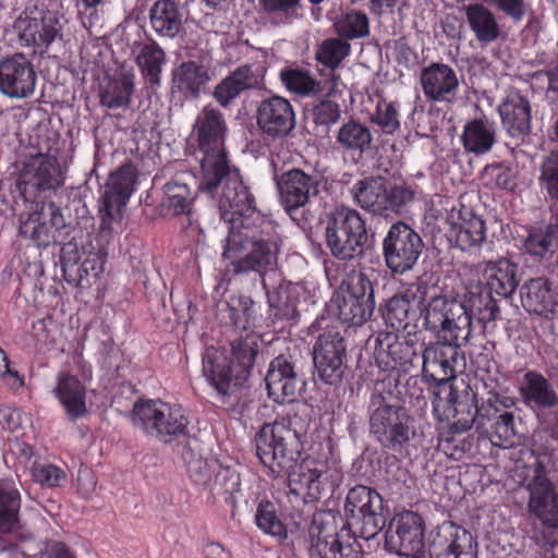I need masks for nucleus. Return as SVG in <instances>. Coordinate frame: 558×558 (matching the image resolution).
<instances>
[{
	"instance_id": "obj_33",
	"label": "nucleus",
	"mask_w": 558,
	"mask_h": 558,
	"mask_svg": "<svg viewBox=\"0 0 558 558\" xmlns=\"http://www.w3.org/2000/svg\"><path fill=\"white\" fill-rule=\"evenodd\" d=\"M149 25L157 37L177 38L183 31L184 11L177 0H157L148 12Z\"/></svg>"
},
{
	"instance_id": "obj_24",
	"label": "nucleus",
	"mask_w": 558,
	"mask_h": 558,
	"mask_svg": "<svg viewBox=\"0 0 558 558\" xmlns=\"http://www.w3.org/2000/svg\"><path fill=\"white\" fill-rule=\"evenodd\" d=\"M417 357V351L412 341L399 339L395 332L379 333L375 339L374 360L384 372H408Z\"/></svg>"
},
{
	"instance_id": "obj_9",
	"label": "nucleus",
	"mask_w": 558,
	"mask_h": 558,
	"mask_svg": "<svg viewBox=\"0 0 558 558\" xmlns=\"http://www.w3.org/2000/svg\"><path fill=\"white\" fill-rule=\"evenodd\" d=\"M343 512L345 526L354 537L372 539L386 524L383 497L366 485H355L348 490Z\"/></svg>"
},
{
	"instance_id": "obj_55",
	"label": "nucleus",
	"mask_w": 558,
	"mask_h": 558,
	"mask_svg": "<svg viewBox=\"0 0 558 558\" xmlns=\"http://www.w3.org/2000/svg\"><path fill=\"white\" fill-rule=\"evenodd\" d=\"M464 148L476 155H483L488 150V130L480 119L466 123L462 134Z\"/></svg>"
},
{
	"instance_id": "obj_52",
	"label": "nucleus",
	"mask_w": 558,
	"mask_h": 558,
	"mask_svg": "<svg viewBox=\"0 0 558 558\" xmlns=\"http://www.w3.org/2000/svg\"><path fill=\"white\" fill-rule=\"evenodd\" d=\"M456 243L462 251H478L485 240V221L474 217L464 226L453 229Z\"/></svg>"
},
{
	"instance_id": "obj_59",
	"label": "nucleus",
	"mask_w": 558,
	"mask_h": 558,
	"mask_svg": "<svg viewBox=\"0 0 558 558\" xmlns=\"http://www.w3.org/2000/svg\"><path fill=\"white\" fill-rule=\"evenodd\" d=\"M414 201V191L407 185L387 186L386 213L393 211L404 214L409 205Z\"/></svg>"
},
{
	"instance_id": "obj_54",
	"label": "nucleus",
	"mask_w": 558,
	"mask_h": 558,
	"mask_svg": "<svg viewBox=\"0 0 558 558\" xmlns=\"http://www.w3.org/2000/svg\"><path fill=\"white\" fill-rule=\"evenodd\" d=\"M371 121L378 125L383 133L393 135L400 129L399 104L380 99L371 116Z\"/></svg>"
},
{
	"instance_id": "obj_14",
	"label": "nucleus",
	"mask_w": 558,
	"mask_h": 558,
	"mask_svg": "<svg viewBox=\"0 0 558 558\" xmlns=\"http://www.w3.org/2000/svg\"><path fill=\"white\" fill-rule=\"evenodd\" d=\"M11 29L21 46L44 51L61 36L62 25L56 12L34 5L16 16Z\"/></svg>"
},
{
	"instance_id": "obj_25",
	"label": "nucleus",
	"mask_w": 558,
	"mask_h": 558,
	"mask_svg": "<svg viewBox=\"0 0 558 558\" xmlns=\"http://www.w3.org/2000/svg\"><path fill=\"white\" fill-rule=\"evenodd\" d=\"M529 509L544 524L558 525V494L546 476V470L541 461L534 464V476L529 484Z\"/></svg>"
},
{
	"instance_id": "obj_22",
	"label": "nucleus",
	"mask_w": 558,
	"mask_h": 558,
	"mask_svg": "<svg viewBox=\"0 0 558 558\" xmlns=\"http://www.w3.org/2000/svg\"><path fill=\"white\" fill-rule=\"evenodd\" d=\"M135 182L136 168L132 163H124L110 174L100 202L102 231L107 228V223L126 205Z\"/></svg>"
},
{
	"instance_id": "obj_3",
	"label": "nucleus",
	"mask_w": 558,
	"mask_h": 558,
	"mask_svg": "<svg viewBox=\"0 0 558 558\" xmlns=\"http://www.w3.org/2000/svg\"><path fill=\"white\" fill-rule=\"evenodd\" d=\"M302 449L300 433L284 421L264 424L255 436V450L260 463L272 473H288L290 493L310 504L322 498L327 475L315 466L314 461L295 464Z\"/></svg>"
},
{
	"instance_id": "obj_21",
	"label": "nucleus",
	"mask_w": 558,
	"mask_h": 558,
	"mask_svg": "<svg viewBox=\"0 0 558 558\" xmlns=\"http://www.w3.org/2000/svg\"><path fill=\"white\" fill-rule=\"evenodd\" d=\"M428 553L430 558H477V543L468 530L448 522L434 532Z\"/></svg>"
},
{
	"instance_id": "obj_17",
	"label": "nucleus",
	"mask_w": 558,
	"mask_h": 558,
	"mask_svg": "<svg viewBox=\"0 0 558 558\" xmlns=\"http://www.w3.org/2000/svg\"><path fill=\"white\" fill-rule=\"evenodd\" d=\"M386 544L400 556L424 557V527L421 517L412 511L396 514L386 532Z\"/></svg>"
},
{
	"instance_id": "obj_50",
	"label": "nucleus",
	"mask_w": 558,
	"mask_h": 558,
	"mask_svg": "<svg viewBox=\"0 0 558 558\" xmlns=\"http://www.w3.org/2000/svg\"><path fill=\"white\" fill-rule=\"evenodd\" d=\"M241 480L239 473L230 466H222L216 470L208 485L205 486L214 496H222L226 501L230 500L240 490Z\"/></svg>"
},
{
	"instance_id": "obj_19",
	"label": "nucleus",
	"mask_w": 558,
	"mask_h": 558,
	"mask_svg": "<svg viewBox=\"0 0 558 558\" xmlns=\"http://www.w3.org/2000/svg\"><path fill=\"white\" fill-rule=\"evenodd\" d=\"M37 74L32 61L22 52L0 60V94L11 99L31 97L36 87Z\"/></svg>"
},
{
	"instance_id": "obj_4",
	"label": "nucleus",
	"mask_w": 558,
	"mask_h": 558,
	"mask_svg": "<svg viewBox=\"0 0 558 558\" xmlns=\"http://www.w3.org/2000/svg\"><path fill=\"white\" fill-rule=\"evenodd\" d=\"M398 376L377 380L368 403L369 433L383 449L401 452L415 437L414 421L400 401Z\"/></svg>"
},
{
	"instance_id": "obj_56",
	"label": "nucleus",
	"mask_w": 558,
	"mask_h": 558,
	"mask_svg": "<svg viewBox=\"0 0 558 558\" xmlns=\"http://www.w3.org/2000/svg\"><path fill=\"white\" fill-rule=\"evenodd\" d=\"M342 293L352 296L375 308L373 282L364 271H353L344 282Z\"/></svg>"
},
{
	"instance_id": "obj_1",
	"label": "nucleus",
	"mask_w": 558,
	"mask_h": 558,
	"mask_svg": "<svg viewBox=\"0 0 558 558\" xmlns=\"http://www.w3.org/2000/svg\"><path fill=\"white\" fill-rule=\"evenodd\" d=\"M462 343L465 341L439 340L427 345L422 353V376L428 384H434L432 407L433 414L439 422H447L461 432L475 426L480 433L478 439H486L488 343L482 345L478 359L469 353L468 381L457 377L465 367V360L460 351Z\"/></svg>"
},
{
	"instance_id": "obj_6",
	"label": "nucleus",
	"mask_w": 558,
	"mask_h": 558,
	"mask_svg": "<svg viewBox=\"0 0 558 558\" xmlns=\"http://www.w3.org/2000/svg\"><path fill=\"white\" fill-rule=\"evenodd\" d=\"M214 177L201 171L198 190L214 196L221 186L218 197L220 218L228 225V232L254 223H263L266 217L257 209L255 198L243 183L238 168L225 162L213 170Z\"/></svg>"
},
{
	"instance_id": "obj_34",
	"label": "nucleus",
	"mask_w": 558,
	"mask_h": 558,
	"mask_svg": "<svg viewBox=\"0 0 558 558\" xmlns=\"http://www.w3.org/2000/svg\"><path fill=\"white\" fill-rule=\"evenodd\" d=\"M501 122L511 136H522L531 129V105L519 90H510L498 106Z\"/></svg>"
},
{
	"instance_id": "obj_11",
	"label": "nucleus",
	"mask_w": 558,
	"mask_h": 558,
	"mask_svg": "<svg viewBox=\"0 0 558 558\" xmlns=\"http://www.w3.org/2000/svg\"><path fill=\"white\" fill-rule=\"evenodd\" d=\"M193 130L202 155L201 171L214 177V168L229 161L225 147L228 132L226 118L218 109L207 105L197 113Z\"/></svg>"
},
{
	"instance_id": "obj_35",
	"label": "nucleus",
	"mask_w": 558,
	"mask_h": 558,
	"mask_svg": "<svg viewBox=\"0 0 558 558\" xmlns=\"http://www.w3.org/2000/svg\"><path fill=\"white\" fill-rule=\"evenodd\" d=\"M192 175L181 174L174 177L165 185L162 207L171 215H189L196 198L198 185Z\"/></svg>"
},
{
	"instance_id": "obj_28",
	"label": "nucleus",
	"mask_w": 558,
	"mask_h": 558,
	"mask_svg": "<svg viewBox=\"0 0 558 558\" xmlns=\"http://www.w3.org/2000/svg\"><path fill=\"white\" fill-rule=\"evenodd\" d=\"M202 372L210 386L222 397L231 393L233 388L243 385L242 379L238 378V372L230 357L214 347L206 349L203 353Z\"/></svg>"
},
{
	"instance_id": "obj_58",
	"label": "nucleus",
	"mask_w": 558,
	"mask_h": 558,
	"mask_svg": "<svg viewBox=\"0 0 558 558\" xmlns=\"http://www.w3.org/2000/svg\"><path fill=\"white\" fill-rule=\"evenodd\" d=\"M513 414L504 412L494 423V432L490 433V445L499 448H508L513 444Z\"/></svg>"
},
{
	"instance_id": "obj_16",
	"label": "nucleus",
	"mask_w": 558,
	"mask_h": 558,
	"mask_svg": "<svg viewBox=\"0 0 558 558\" xmlns=\"http://www.w3.org/2000/svg\"><path fill=\"white\" fill-rule=\"evenodd\" d=\"M313 361L322 381L327 385L341 381L347 369V345L340 331L329 329L318 336L313 345Z\"/></svg>"
},
{
	"instance_id": "obj_30",
	"label": "nucleus",
	"mask_w": 558,
	"mask_h": 558,
	"mask_svg": "<svg viewBox=\"0 0 558 558\" xmlns=\"http://www.w3.org/2000/svg\"><path fill=\"white\" fill-rule=\"evenodd\" d=\"M52 393L69 420L75 422L87 413L86 387L75 375L58 373Z\"/></svg>"
},
{
	"instance_id": "obj_43",
	"label": "nucleus",
	"mask_w": 558,
	"mask_h": 558,
	"mask_svg": "<svg viewBox=\"0 0 558 558\" xmlns=\"http://www.w3.org/2000/svg\"><path fill=\"white\" fill-rule=\"evenodd\" d=\"M296 290L291 284H280L266 291L269 316L272 320H289L299 315Z\"/></svg>"
},
{
	"instance_id": "obj_60",
	"label": "nucleus",
	"mask_w": 558,
	"mask_h": 558,
	"mask_svg": "<svg viewBox=\"0 0 558 558\" xmlns=\"http://www.w3.org/2000/svg\"><path fill=\"white\" fill-rule=\"evenodd\" d=\"M469 24L476 35V38L483 43H488V10L482 4L474 3L466 8Z\"/></svg>"
},
{
	"instance_id": "obj_10",
	"label": "nucleus",
	"mask_w": 558,
	"mask_h": 558,
	"mask_svg": "<svg viewBox=\"0 0 558 558\" xmlns=\"http://www.w3.org/2000/svg\"><path fill=\"white\" fill-rule=\"evenodd\" d=\"M64 183L61 167L56 157L47 154L29 156L22 165L16 189L25 202L45 203Z\"/></svg>"
},
{
	"instance_id": "obj_45",
	"label": "nucleus",
	"mask_w": 558,
	"mask_h": 558,
	"mask_svg": "<svg viewBox=\"0 0 558 558\" xmlns=\"http://www.w3.org/2000/svg\"><path fill=\"white\" fill-rule=\"evenodd\" d=\"M518 267L506 257L490 262V293L495 292L502 298L510 296L518 286Z\"/></svg>"
},
{
	"instance_id": "obj_31",
	"label": "nucleus",
	"mask_w": 558,
	"mask_h": 558,
	"mask_svg": "<svg viewBox=\"0 0 558 558\" xmlns=\"http://www.w3.org/2000/svg\"><path fill=\"white\" fill-rule=\"evenodd\" d=\"M428 286L423 281H416L405 289L401 294L393 295L386 304L384 313L385 322L396 330H407L412 303H422L428 296Z\"/></svg>"
},
{
	"instance_id": "obj_12",
	"label": "nucleus",
	"mask_w": 558,
	"mask_h": 558,
	"mask_svg": "<svg viewBox=\"0 0 558 558\" xmlns=\"http://www.w3.org/2000/svg\"><path fill=\"white\" fill-rule=\"evenodd\" d=\"M275 180L278 201L290 216L304 208L312 198L318 197L329 184L324 171L313 169L312 172H307L296 167L276 175Z\"/></svg>"
},
{
	"instance_id": "obj_51",
	"label": "nucleus",
	"mask_w": 558,
	"mask_h": 558,
	"mask_svg": "<svg viewBox=\"0 0 558 558\" xmlns=\"http://www.w3.org/2000/svg\"><path fill=\"white\" fill-rule=\"evenodd\" d=\"M255 522L266 534L279 539H284L288 536L287 527L277 515L275 505L268 500H262L258 504L255 513Z\"/></svg>"
},
{
	"instance_id": "obj_46",
	"label": "nucleus",
	"mask_w": 558,
	"mask_h": 558,
	"mask_svg": "<svg viewBox=\"0 0 558 558\" xmlns=\"http://www.w3.org/2000/svg\"><path fill=\"white\" fill-rule=\"evenodd\" d=\"M257 353L258 343L253 335L239 338L232 343L230 361H232L238 372V378L242 379L243 383L247 380L251 374Z\"/></svg>"
},
{
	"instance_id": "obj_32",
	"label": "nucleus",
	"mask_w": 558,
	"mask_h": 558,
	"mask_svg": "<svg viewBox=\"0 0 558 558\" xmlns=\"http://www.w3.org/2000/svg\"><path fill=\"white\" fill-rule=\"evenodd\" d=\"M262 75L253 64H242L231 71L216 85L213 96L217 102L227 108L242 92L258 88Z\"/></svg>"
},
{
	"instance_id": "obj_20",
	"label": "nucleus",
	"mask_w": 558,
	"mask_h": 558,
	"mask_svg": "<svg viewBox=\"0 0 558 558\" xmlns=\"http://www.w3.org/2000/svg\"><path fill=\"white\" fill-rule=\"evenodd\" d=\"M268 396L277 403H290L298 399L305 381L290 357L279 355L268 367L266 377Z\"/></svg>"
},
{
	"instance_id": "obj_29",
	"label": "nucleus",
	"mask_w": 558,
	"mask_h": 558,
	"mask_svg": "<svg viewBox=\"0 0 558 558\" xmlns=\"http://www.w3.org/2000/svg\"><path fill=\"white\" fill-rule=\"evenodd\" d=\"M519 390L522 402L536 415L558 409V393L554 385L536 371L523 375Z\"/></svg>"
},
{
	"instance_id": "obj_53",
	"label": "nucleus",
	"mask_w": 558,
	"mask_h": 558,
	"mask_svg": "<svg viewBox=\"0 0 558 558\" xmlns=\"http://www.w3.org/2000/svg\"><path fill=\"white\" fill-rule=\"evenodd\" d=\"M538 183L551 201L558 202V148L544 156Z\"/></svg>"
},
{
	"instance_id": "obj_18",
	"label": "nucleus",
	"mask_w": 558,
	"mask_h": 558,
	"mask_svg": "<svg viewBox=\"0 0 558 558\" xmlns=\"http://www.w3.org/2000/svg\"><path fill=\"white\" fill-rule=\"evenodd\" d=\"M255 119L262 134L274 141L290 136L296 124L292 104L278 95L262 99L257 104Z\"/></svg>"
},
{
	"instance_id": "obj_48",
	"label": "nucleus",
	"mask_w": 558,
	"mask_h": 558,
	"mask_svg": "<svg viewBox=\"0 0 558 558\" xmlns=\"http://www.w3.org/2000/svg\"><path fill=\"white\" fill-rule=\"evenodd\" d=\"M333 26L338 36L347 41L364 38L369 34L368 17L362 11L352 10L340 15Z\"/></svg>"
},
{
	"instance_id": "obj_49",
	"label": "nucleus",
	"mask_w": 558,
	"mask_h": 558,
	"mask_svg": "<svg viewBox=\"0 0 558 558\" xmlns=\"http://www.w3.org/2000/svg\"><path fill=\"white\" fill-rule=\"evenodd\" d=\"M351 45L341 37H330L317 45L316 60L328 69H337L350 54Z\"/></svg>"
},
{
	"instance_id": "obj_2",
	"label": "nucleus",
	"mask_w": 558,
	"mask_h": 558,
	"mask_svg": "<svg viewBox=\"0 0 558 558\" xmlns=\"http://www.w3.org/2000/svg\"><path fill=\"white\" fill-rule=\"evenodd\" d=\"M488 284L473 282L468 287L465 303L456 298L433 294L421 312L426 329L439 340L465 341L469 353L480 357V350L488 343Z\"/></svg>"
},
{
	"instance_id": "obj_8",
	"label": "nucleus",
	"mask_w": 558,
	"mask_h": 558,
	"mask_svg": "<svg viewBox=\"0 0 558 558\" xmlns=\"http://www.w3.org/2000/svg\"><path fill=\"white\" fill-rule=\"evenodd\" d=\"M131 420L135 427L166 444L189 435L190 420L179 404L138 400L133 405Z\"/></svg>"
},
{
	"instance_id": "obj_62",
	"label": "nucleus",
	"mask_w": 558,
	"mask_h": 558,
	"mask_svg": "<svg viewBox=\"0 0 558 558\" xmlns=\"http://www.w3.org/2000/svg\"><path fill=\"white\" fill-rule=\"evenodd\" d=\"M32 476L35 482L48 487H56L65 478V472L52 464L35 463L32 468Z\"/></svg>"
},
{
	"instance_id": "obj_64",
	"label": "nucleus",
	"mask_w": 558,
	"mask_h": 558,
	"mask_svg": "<svg viewBox=\"0 0 558 558\" xmlns=\"http://www.w3.org/2000/svg\"><path fill=\"white\" fill-rule=\"evenodd\" d=\"M36 558H76V556L65 543L49 539L44 543Z\"/></svg>"
},
{
	"instance_id": "obj_37",
	"label": "nucleus",
	"mask_w": 558,
	"mask_h": 558,
	"mask_svg": "<svg viewBox=\"0 0 558 558\" xmlns=\"http://www.w3.org/2000/svg\"><path fill=\"white\" fill-rule=\"evenodd\" d=\"M356 205L373 215H386L387 182L381 177L359 180L351 189Z\"/></svg>"
},
{
	"instance_id": "obj_57",
	"label": "nucleus",
	"mask_w": 558,
	"mask_h": 558,
	"mask_svg": "<svg viewBox=\"0 0 558 558\" xmlns=\"http://www.w3.org/2000/svg\"><path fill=\"white\" fill-rule=\"evenodd\" d=\"M308 114L316 126L326 128V131H328L330 125L339 121L341 109L338 102L324 98L313 104Z\"/></svg>"
},
{
	"instance_id": "obj_38",
	"label": "nucleus",
	"mask_w": 558,
	"mask_h": 558,
	"mask_svg": "<svg viewBox=\"0 0 558 558\" xmlns=\"http://www.w3.org/2000/svg\"><path fill=\"white\" fill-rule=\"evenodd\" d=\"M135 87V75L132 70H121L109 77L100 88V104L109 109H126L132 102Z\"/></svg>"
},
{
	"instance_id": "obj_15",
	"label": "nucleus",
	"mask_w": 558,
	"mask_h": 558,
	"mask_svg": "<svg viewBox=\"0 0 558 558\" xmlns=\"http://www.w3.org/2000/svg\"><path fill=\"white\" fill-rule=\"evenodd\" d=\"M64 228V217L53 202L32 204L29 211L20 216V235L38 247L57 242Z\"/></svg>"
},
{
	"instance_id": "obj_39",
	"label": "nucleus",
	"mask_w": 558,
	"mask_h": 558,
	"mask_svg": "<svg viewBox=\"0 0 558 558\" xmlns=\"http://www.w3.org/2000/svg\"><path fill=\"white\" fill-rule=\"evenodd\" d=\"M520 298L525 311L536 315H546L556 305L553 283L544 277L526 281L520 289Z\"/></svg>"
},
{
	"instance_id": "obj_13",
	"label": "nucleus",
	"mask_w": 558,
	"mask_h": 558,
	"mask_svg": "<svg viewBox=\"0 0 558 558\" xmlns=\"http://www.w3.org/2000/svg\"><path fill=\"white\" fill-rule=\"evenodd\" d=\"M421 235L408 223H392L381 241V254L386 267L393 275H404L417 264L424 250Z\"/></svg>"
},
{
	"instance_id": "obj_5",
	"label": "nucleus",
	"mask_w": 558,
	"mask_h": 558,
	"mask_svg": "<svg viewBox=\"0 0 558 558\" xmlns=\"http://www.w3.org/2000/svg\"><path fill=\"white\" fill-rule=\"evenodd\" d=\"M281 241L267 219L243 229L234 228L226 238L223 257L233 275L255 272L263 278L277 269Z\"/></svg>"
},
{
	"instance_id": "obj_40",
	"label": "nucleus",
	"mask_w": 558,
	"mask_h": 558,
	"mask_svg": "<svg viewBox=\"0 0 558 558\" xmlns=\"http://www.w3.org/2000/svg\"><path fill=\"white\" fill-rule=\"evenodd\" d=\"M191 480L199 486H206L219 470V462L216 459L204 458L201 453V444L197 438H189L181 451Z\"/></svg>"
},
{
	"instance_id": "obj_63",
	"label": "nucleus",
	"mask_w": 558,
	"mask_h": 558,
	"mask_svg": "<svg viewBox=\"0 0 558 558\" xmlns=\"http://www.w3.org/2000/svg\"><path fill=\"white\" fill-rule=\"evenodd\" d=\"M264 11L269 14L278 15L286 21L298 17V9L301 7V0H259Z\"/></svg>"
},
{
	"instance_id": "obj_36",
	"label": "nucleus",
	"mask_w": 558,
	"mask_h": 558,
	"mask_svg": "<svg viewBox=\"0 0 558 558\" xmlns=\"http://www.w3.org/2000/svg\"><path fill=\"white\" fill-rule=\"evenodd\" d=\"M218 314L226 324L238 330H252L259 324L262 315L256 303L246 295H232L218 306Z\"/></svg>"
},
{
	"instance_id": "obj_42",
	"label": "nucleus",
	"mask_w": 558,
	"mask_h": 558,
	"mask_svg": "<svg viewBox=\"0 0 558 558\" xmlns=\"http://www.w3.org/2000/svg\"><path fill=\"white\" fill-rule=\"evenodd\" d=\"M330 308L337 317L349 325H362L373 314L374 307L342 292H337L330 300Z\"/></svg>"
},
{
	"instance_id": "obj_47",
	"label": "nucleus",
	"mask_w": 558,
	"mask_h": 558,
	"mask_svg": "<svg viewBox=\"0 0 558 558\" xmlns=\"http://www.w3.org/2000/svg\"><path fill=\"white\" fill-rule=\"evenodd\" d=\"M283 86L298 96H311L322 93L323 87L310 73L302 69L284 68L279 74Z\"/></svg>"
},
{
	"instance_id": "obj_44",
	"label": "nucleus",
	"mask_w": 558,
	"mask_h": 558,
	"mask_svg": "<svg viewBox=\"0 0 558 558\" xmlns=\"http://www.w3.org/2000/svg\"><path fill=\"white\" fill-rule=\"evenodd\" d=\"M135 62L140 68L143 77L151 86H160L162 66L166 63V52L156 41L144 45Z\"/></svg>"
},
{
	"instance_id": "obj_23",
	"label": "nucleus",
	"mask_w": 558,
	"mask_h": 558,
	"mask_svg": "<svg viewBox=\"0 0 558 558\" xmlns=\"http://www.w3.org/2000/svg\"><path fill=\"white\" fill-rule=\"evenodd\" d=\"M21 499L14 484L8 480L0 481V555L1 558H21L17 543L7 534L13 533L19 525Z\"/></svg>"
},
{
	"instance_id": "obj_7",
	"label": "nucleus",
	"mask_w": 558,
	"mask_h": 558,
	"mask_svg": "<svg viewBox=\"0 0 558 558\" xmlns=\"http://www.w3.org/2000/svg\"><path fill=\"white\" fill-rule=\"evenodd\" d=\"M324 231L326 246L337 260L352 262L364 255L366 221L356 209L335 206L326 214Z\"/></svg>"
},
{
	"instance_id": "obj_27",
	"label": "nucleus",
	"mask_w": 558,
	"mask_h": 558,
	"mask_svg": "<svg viewBox=\"0 0 558 558\" xmlns=\"http://www.w3.org/2000/svg\"><path fill=\"white\" fill-rule=\"evenodd\" d=\"M211 80L210 66L203 61L187 60L171 72V93L182 100L197 99Z\"/></svg>"
},
{
	"instance_id": "obj_61",
	"label": "nucleus",
	"mask_w": 558,
	"mask_h": 558,
	"mask_svg": "<svg viewBox=\"0 0 558 558\" xmlns=\"http://www.w3.org/2000/svg\"><path fill=\"white\" fill-rule=\"evenodd\" d=\"M340 542L337 534L311 536L310 558H336Z\"/></svg>"
},
{
	"instance_id": "obj_26",
	"label": "nucleus",
	"mask_w": 558,
	"mask_h": 558,
	"mask_svg": "<svg viewBox=\"0 0 558 558\" xmlns=\"http://www.w3.org/2000/svg\"><path fill=\"white\" fill-rule=\"evenodd\" d=\"M420 83L428 101L451 104L459 90L456 71L445 63L434 62L423 68Z\"/></svg>"
},
{
	"instance_id": "obj_41",
	"label": "nucleus",
	"mask_w": 558,
	"mask_h": 558,
	"mask_svg": "<svg viewBox=\"0 0 558 558\" xmlns=\"http://www.w3.org/2000/svg\"><path fill=\"white\" fill-rule=\"evenodd\" d=\"M336 142L343 150L363 155L372 149L373 133L364 123L351 119L338 129Z\"/></svg>"
}]
</instances>
